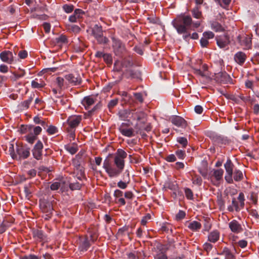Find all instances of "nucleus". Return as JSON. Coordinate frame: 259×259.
I'll return each mask as SVG.
<instances>
[{
    "mask_svg": "<svg viewBox=\"0 0 259 259\" xmlns=\"http://www.w3.org/2000/svg\"><path fill=\"white\" fill-rule=\"evenodd\" d=\"M32 124H28V125H21L20 128V132L21 134H27L28 131L27 130L30 129L31 127Z\"/></svg>",
    "mask_w": 259,
    "mask_h": 259,
    "instance_id": "nucleus-51",
    "label": "nucleus"
},
{
    "mask_svg": "<svg viewBox=\"0 0 259 259\" xmlns=\"http://www.w3.org/2000/svg\"><path fill=\"white\" fill-rule=\"evenodd\" d=\"M82 120V116L79 115L70 116L63 123L64 128L76 129Z\"/></svg>",
    "mask_w": 259,
    "mask_h": 259,
    "instance_id": "nucleus-8",
    "label": "nucleus"
},
{
    "mask_svg": "<svg viewBox=\"0 0 259 259\" xmlns=\"http://www.w3.org/2000/svg\"><path fill=\"white\" fill-rule=\"evenodd\" d=\"M127 154L122 149H118L113 155L109 154L104 160L103 167L110 178L118 177L123 171L124 165V159Z\"/></svg>",
    "mask_w": 259,
    "mask_h": 259,
    "instance_id": "nucleus-1",
    "label": "nucleus"
},
{
    "mask_svg": "<svg viewBox=\"0 0 259 259\" xmlns=\"http://www.w3.org/2000/svg\"><path fill=\"white\" fill-rule=\"evenodd\" d=\"M118 102V100L117 99H114L110 100L108 104V108L110 112H112V109L116 106Z\"/></svg>",
    "mask_w": 259,
    "mask_h": 259,
    "instance_id": "nucleus-42",
    "label": "nucleus"
},
{
    "mask_svg": "<svg viewBox=\"0 0 259 259\" xmlns=\"http://www.w3.org/2000/svg\"><path fill=\"white\" fill-rule=\"evenodd\" d=\"M35 95L32 94L27 100L21 102L18 105V108L21 110H25L29 108L30 104L32 102Z\"/></svg>",
    "mask_w": 259,
    "mask_h": 259,
    "instance_id": "nucleus-24",
    "label": "nucleus"
},
{
    "mask_svg": "<svg viewBox=\"0 0 259 259\" xmlns=\"http://www.w3.org/2000/svg\"><path fill=\"white\" fill-rule=\"evenodd\" d=\"M112 49L114 54L118 57H121L126 52L124 44L119 38L112 37Z\"/></svg>",
    "mask_w": 259,
    "mask_h": 259,
    "instance_id": "nucleus-7",
    "label": "nucleus"
},
{
    "mask_svg": "<svg viewBox=\"0 0 259 259\" xmlns=\"http://www.w3.org/2000/svg\"><path fill=\"white\" fill-rule=\"evenodd\" d=\"M211 29L216 32H222L224 30L222 25L217 21H212L210 23Z\"/></svg>",
    "mask_w": 259,
    "mask_h": 259,
    "instance_id": "nucleus-33",
    "label": "nucleus"
},
{
    "mask_svg": "<svg viewBox=\"0 0 259 259\" xmlns=\"http://www.w3.org/2000/svg\"><path fill=\"white\" fill-rule=\"evenodd\" d=\"M224 174V170L222 168L214 169L212 176L214 177L215 179L219 181L222 179Z\"/></svg>",
    "mask_w": 259,
    "mask_h": 259,
    "instance_id": "nucleus-36",
    "label": "nucleus"
},
{
    "mask_svg": "<svg viewBox=\"0 0 259 259\" xmlns=\"http://www.w3.org/2000/svg\"><path fill=\"white\" fill-rule=\"evenodd\" d=\"M216 79L218 81L223 83H230L232 78L226 72H220L217 74Z\"/></svg>",
    "mask_w": 259,
    "mask_h": 259,
    "instance_id": "nucleus-19",
    "label": "nucleus"
},
{
    "mask_svg": "<svg viewBox=\"0 0 259 259\" xmlns=\"http://www.w3.org/2000/svg\"><path fill=\"white\" fill-rule=\"evenodd\" d=\"M238 40L244 49L248 50L251 48V38L248 35L244 34L242 35H239L237 37Z\"/></svg>",
    "mask_w": 259,
    "mask_h": 259,
    "instance_id": "nucleus-13",
    "label": "nucleus"
},
{
    "mask_svg": "<svg viewBox=\"0 0 259 259\" xmlns=\"http://www.w3.org/2000/svg\"><path fill=\"white\" fill-rule=\"evenodd\" d=\"M188 228L192 231H198L201 228V224L197 221H194L189 224Z\"/></svg>",
    "mask_w": 259,
    "mask_h": 259,
    "instance_id": "nucleus-30",
    "label": "nucleus"
},
{
    "mask_svg": "<svg viewBox=\"0 0 259 259\" xmlns=\"http://www.w3.org/2000/svg\"><path fill=\"white\" fill-rule=\"evenodd\" d=\"M65 149L72 155L74 154L78 151L77 146L66 145L65 146Z\"/></svg>",
    "mask_w": 259,
    "mask_h": 259,
    "instance_id": "nucleus-40",
    "label": "nucleus"
},
{
    "mask_svg": "<svg viewBox=\"0 0 259 259\" xmlns=\"http://www.w3.org/2000/svg\"><path fill=\"white\" fill-rule=\"evenodd\" d=\"M39 207L42 212L45 213L43 216L46 220L51 218L53 213V208L52 203L45 199H41L39 200Z\"/></svg>",
    "mask_w": 259,
    "mask_h": 259,
    "instance_id": "nucleus-6",
    "label": "nucleus"
},
{
    "mask_svg": "<svg viewBox=\"0 0 259 259\" xmlns=\"http://www.w3.org/2000/svg\"><path fill=\"white\" fill-rule=\"evenodd\" d=\"M61 184L59 183V182H53L50 186V189L51 190L55 191L58 190L60 187Z\"/></svg>",
    "mask_w": 259,
    "mask_h": 259,
    "instance_id": "nucleus-61",
    "label": "nucleus"
},
{
    "mask_svg": "<svg viewBox=\"0 0 259 259\" xmlns=\"http://www.w3.org/2000/svg\"><path fill=\"white\" fill-rule=\"evenodd\" d=\"M43 148V144L40 140H38L33 146L32 149V153L33 157L36 160L41 159Z\"/></svg>",
    "mask_w": 259,
    "mask_h": 259,
    "instance_id": "nucleus-11",
    "label": "nucleus"
},
{
    "mask_svg": "<svg viewBox=\"0 0 259 259\" xmlns=\"http://www.w3.org/2000/svg\"><path fill=\"white\" fill-rule=\"evenodd\" d=\"M65 78L74 85L80 84L82 81L80 75L77 72L67 74Z\"/></svg>",
    "mask_w": 259,
    "mask_h": 259,
    "instance_id": "nucleus-12",
    "label": "nucleus"
},
{
    "mask_svg": "<svg viewBox=\"0 0 259 259\" xmlns=\"http://www.w3.org/2000/svg\"><path fill=\"white\" fill-rule=\"evenodd\" d=\"M69 29L72 32L75 33H78L80 30V27L76 25H70L69 27Z\"/></svg>",
    "mask_w": 259,
    "mask_h": 259,
    "instance_id": "nucleus-60",
    "label": "nucleus"
},
{
    "mask_svg": "<svg viewBox=\"0 0 259 259\" xmlns=\"http://www.w3.org/2000/svg\"><path fill=\"white\" fill-rule=\"evenodd\" d=\"M234 165L230 159H228L226 162L224 164V167L226 170V174L225 176V179L228 184L233 183V172Z\"/></svg>",
    "mask_w": 259,
    "mask_h": 259,
    "instance_id": "nucleus-9",
    "label": "nucleus"
},
{
    "mask_svg": "<svg viewBox=\"0 0 259 259\" xmlns=\"http://www.w3.org/2000/svg\"><path fill=\"white\" fill-rule=\"evenodd\" d=\"M56 42L58 44H65L67 43L68 39L66 35L61 34L59 37L56 38Z\"/></svg>",
    "mask_w": 259,
    "mask_h": 259,
    "instance_id": "nucleus-44",
    "label": "nucleus"
},
{
    "mask_svg": "<svg viewBox=\"0 0 259 259\" xmlns=\"http://www.w3.org/2000/svg\"><path fill=\"white\" fill-rule=\"evenodd\" d=\"M21 259H40V257H39L34 254H29L28 255L22 256Z\"/></svg>",
    "mask_w": 259,
    "mask_h": 259,
    "instance_id": "nucleus-64",
    "label": "nucleus"
},
{
    "mask_svg": "<svg viewBox=\"0 0 259 259\" xmlns=\"http://www.w3.org/2000/svg\"><path fill=\"white\" fill-rule=\"evenodd\" d=\"M104 61L107 63L109 64H111L112 63V57L111 54L105 53L103 57Z\"/></svg>",
    "mask_w": 259,
    "mask_h": 259,
    "instance_id": "nucleus-52",
    "label": "nucleus"
},
{
    "mask_svg": "<svg viewBox=\"0 0 259 259\" xmlns=\"http://www.w3.org/2000/svg\"><path fill=\"white\" fill-rule=\"evenodd\" d=\"M14 58L13 53L10 51H4L0 53V58L2 61L8 64L12 63Z\"/></svg>",
    "mask_w": 259,
    "mask_h": 259,
    "instance_id": "nucleus-17",
    "label": "nucleus"
},
{
    "mask_svg": "<svg viewBox=\"0 0 259 259\" xmlns=\"http://www.w3.org/2000/svg\"><path fill=\"white\" fill-rule=\"evenodd\" d=\"M171 23L178 33H184L191 29L192 19L190 15L181 14L177 16L172 20Z\"/></svg>",
    "mask_w": 259,
    "mask_h": 259,
    "instance_id": "nucleus-2",
    "label": "nucleus"
},
{
    "mask_svg": "<svg viewBox=\"0 0 259 259\" xmlns=\"http://www.w3.org/2000/svg\"><path fill=\"white\" fill-rule=\"evenodd\" d=\"M192 183L194 185L201 186L202 183L201 178L197 175H195L192 179Z\"/></svg>",
    "mask_w": 259,
    "mask_h": 259,
    "instance_id": "nucleus-46",
    "label": "nucleus"
},
{
    "mask_svg": "<svg viewBox=\"0 0 259 259\" xmlns=\"http://www.w3.org/2000/svg\"><path fill=\"white\" fill-rule=\"evenodd\" d=\"M221 254L225 255L226 259H236L235 256L227 247L223 248Z\"/></svg>",
    "mask_w": 259,
    "mask_h": 259,
    "instance_id": "nucleus-34",
    "label": "nucleus"
},
{
    "mask_svg": "<svg viewBox=\"0 0 259 259\" xmlns=\"http://www.w3.org/2000/svg\"><path fill=\"white\" fill-rule=\"evenodd\" d=\"M179 34H183V38L186 41H189L191 39V33L189 32V30H186V32L184 33H178Z\"/></svg>",
    "mask_w": 259,
    "mask_h": 259,
    "instance_id": "nucleus-55",
    "label": "nucleus"
},
{
    "mask_svg": "<svg viewBox=\"0 0 259 259\" xmlns=\"http://www.w3.org/2000/svg\"><path fill=\"white\" fill-rule=\"evenodd\" d=\"M184 192L185 196L188 200H193L194 199L193 193L190 188H185Z\"/></svg>",
    "mask_w": 259,
    "mask_h": 259,
    "instance_id": "nucleus-41",
    "label": "nucleus"
},
{
    "mask_svg": "<svg viewBox=\"0 0 259 259\" xmlns=\"http://www.w3.org/2000/svg\"><path fill=\"white\" fill-rule=\"evenodd\" d=\"M98 236L95 233H91L90 236L87 235L79 237L78 239V249L80 252H85L97 240Z\"/></svg>",
    "mask_w": 259,
    "mask_h": 259,
    "instance_id": "nucleus-3",
    "label": "nucleus"
},
{
    "mask_svg": "<svg viewBox=\"0 0 259 259\" xmlns=\"http://www.w3.org/2000/svg\"><path fill=\"white\" fill-rule=\"evenodd\" d=\"M229 227L231 231L236 234L241 233L243 231L241 225L235 220L229 223Z\"/></svg>",
    "mask_w": 259,
    "mask_h": 259,
    "instance_id": "nucleus-21",
    "label": "nucleus"
},
{
    "mask_svg": "<svg viewBox=\"0 0 259 259\" xmlns=\"http://www.w3.org/2000/svg\"><path fill=\"white\" fill-rule=\"evenodd\" d=\"M25 71L23 69L20 70L19 73H16V72H13L12 73V75L10 76L11 79L13 81H15L17 79H18L19 78H21L24 76L25 75Z\"/></svg>",
    "mask_w": 259,
    "mask_h": 259,
    "instance_id": "nucleus-37",
    "label": "nucleus"
},
{
    "mask_svg": "<svg viewBox=\"0 0 259 259\" xmlns=\"http://www.w3.org/2000/svg\"><path fill=\"white\" fill-rule=\"evenodd\" d=\"M120 133L124 136L127 137H132L135 135L134 130L132 127L128 129H121L119 131Z\"/></svg>",
    "mask_w": 259,
    "mask_h": 259,
    "instance_id": "nucleus-32",
    "label": "nucleus"
},
{
    "mask_svg": "<svg viewBox=\"0 0 259 259\" xmlns=\"http://www.w3.org/2000/svg\"><path fill=\"white\" fill-rule=\"evenodd\" d=\"M233 179L236 182L241 181L243 179V172L239 169H235L233 172Z\"/></svg>",
    "mask_w": 259,
    "mask_h": 259,
    "instance_id": "nucleus-31",
    "label": "nucleus"
},
{
    "mask_svg": "<svg viewBox=\"0 0 259 259\" xmlns=\"http://www.w3.org/2000/svg\"><path fill=\"white\" fill-rule=\"evenodd\" d=\"M28 133L25 136L24 139L29 144H33L37 139V136L42 131V128L39 126L31 125L30 129L27 130Z\"/></svg>",
    "mask_w": 259,
    "mask_h": 259,
    "instance_id": "nucleus-4",
    "label": "nucleus"
},
{
    "mask_svg": "<svg viewBox=\"0 0 259 259\" xmlns=\"http://www.w3.org/2000/svg\"><path fill=\"white\" fill-rule=\"evenodd\" d=\"M80 157V155L79 153H78L76 155L75 158L73 159L72 160V165L74 167V170L77 171V175L82 176L84 175V168L81 165L80 162L78 159H77V158Z\"/></svg>",
    "mask_w": 259,
    "mask_h": 259,
    "instance_id": "nucleus-14",
    "label": "nucleus"
},
{
    "mask_svg": "<svg viewBox=\"0 0 259 259\" xmlns=\"http://www.w3.org/2000/svg\"><path fill=\"white\" fill-rule=\"evenodd\" d=\"M186 217V212L182 210H180L175 216V220L177 221H181Z\"/></svg>",
    "mask_w": 259,
    "mask_h": 259,
    "instance_id": "nucleus-45",
    "label": "nucleus"
},
{
    "mask_svg": "<svg viewBox=\"0 0 259 259\" xmlns=\"http://www.w3.org/2000/svg\"><path fill=\"white\" fill-rule=\"evenodd\" d=\"M14 222L13 218L11 217L5 218L0 224V234L4 233Z\"/></svg>",
    "mask_w": 259,
    "mask_h": 259,
    "instance_id": "nucleus-18",
    "label": "nucleus"
},
{
    "mask_svg": "<svg viewBox=\"0 0 259 259\" xmlns=\"http://www.w3.org/2000/svg\"><path fill=\"white\" fill-rule=\"evenodd\" d=\"M231 3V0H220L219 4L224 9H227Z\"/></svg>",
    "mask_w": 259,
    "mask_h": 259,
    "instance_id": "nucleus-56",
    "label": "nucleus"
},
{
    "mask_svg": "<svg viewBox=\"0 0 259 259\" xmlns=\"http://www.w3.org/2000/svg\"><path fill=\"white\" fill-rule=\"evenodd\" d=\"M65 129L68 133L70 138H72V139L74 140L75 137V130L69 128H65Z\"/></svg>",
    "mask_w": 259,
    "mask_h": 259,
    "instance_id": "nucleus-58",
    "label": "nucleus"
},
{
    "mask_svg": "<svg viewBox=\"0 0 259 259\" xmlns=\"http://www.w3.org/2000/svg\"><path fill=\"white\" fill-rule=\"evenodd\" d=\"M45 86V83L42 81H40V82L37 81V79H35L31 81V87L34 89H41Z\"/></svg>",
    "mask_w": 259,
    "mask_h": 259,
    "instance_id": "nucleus-39",
    "label": "nucleus"
},
{
    "mask_svg": "<svg viewBox=\"0 0 259 259\" xmlns=\"http://www.w3.org/2000/svg\"><path fill=\"white\" fill-rule=\"evenodd\" d=\"M92 35L96 38L98 42L100 44H107L108 41V38L103 36V31L102 27L101 25L95 24L91 28Z\"/></svg>",
    "mask_w": 259,
    "mask_h": 259,
    "instance_id": "nucleus-5",
    "label": "nucleus"
},
{
    "mask_svg": "<svg viewBox=\"0 0 259 259\" xmlns=\"http://www.w3.org/2000/svg\"><path fill=\"white\" fill-rule=\"evenodd\" d=\"M229 42V38L226 36H223L217 38V43L221 48H225Z\"/></svg>",
    "mask_w": 259,
    "mask_h": 259,
    "instance_id": "nucleus-27",
    "label": "nucleus"
},
{
    "mask_svg": "<svg viewBox=\"0 0 259 259\" xmlns=\"http://www.w3.org/2000/svg\"><path fill=\"white\" fill-rule=\"evenodd\" d=\"M247 59L246 55L245 53L239 51L237 52L234 56L235 61L239 65H243Z\"/></svg>",
    "mask_w": 259,
    "mask_h": 259,
    "instance_id": "nucleus-23",
    "label": "nucleus"
},
{
    "mask_svg": "<svg viewBox=\"0 0 259 259\" xmlns=\"http://www.w3.org/2000/svg\"><path fill=\"white\" fill-rule=\"evenodd\" d=\"M131 124L132 123L129 120H127L126 122H122L119 126L118 130L119 131H121V130L123 128L128 129L131 127L130 126Z\"/></svg>",
    "mask_w": 259,
    "mask_h": 259,
    "instance_id": "nucleus-54",
    "label": "nucleus"
},
{
    "mask_svg": "<svg viewBox=\"0 0 259 259\" xmlns=\"http://www.w3.org/2000/svg\"><path fill=\"white\" fill-rule=\"evenodd\" d=\"M95 102V99L92 96H89L83 98L81 101L82 105L84 107L86 110L90 108V106L93 105Z\"/></svg>",
    "mask_w": 259,
    "mask_h": 259,
    "instance_id": "nucleus-25",
    "label": "nucleus"
},
{
    "mask_svg": "<svg viewBox=\"0 0 259 259\" xmlns=\"http://www.w3.org/2000/svg\"><path fill=\"white\" fill-rule=\"evenodd\" d=\"M9 152L13 159H17V155L15 152L14 146L12 144H10Z\"/></svg>",
    "mask_w": 259,
    "mask_h": 259,
    "instance_id": "nucleus-49",
    "label": "nucleus"
},
{
    "mask_svg": "<svg viewBox=\"0 0 259 259\" xmlns=\"http://www.w3.org/2000/svg\"><path fill=\"white\" fill-rule=\"evenodd\" d=\"M171 122L178 127L185 128L187 126L186 121L179 116H174L171 118Z\"/></svg>",
    "mask_w": 259,
    "mask_h": 259,
    "instance_id": "nucleus-22",
    "label": "nucleus"
},
{
    "mask_svg": "<svg viewBox=\"0 0 259 259\" xmlns=\"http://www.w3.org/2000/svg\"><path fill=\"white\" fill-rule=\"evenodd\" d=\"M220 232L215 230L209 233L208 235V241L211 243H215L220 239Z\"/></svg>",
    "mask_w": 259,
    "mask_h": 259,
    "instance_id": "nucleus-26",
    "label": "nucleus"
},
{
    "mask_svg": "<svg viewBox=\"0 0 259 259\" xmlns=\"http://www.w3.org/2000/svg\"><path fill=\"white\" fill-rule=\"evenodd\" d=\"M192 16L196 19H200L202 17V12L200 11V7L197 6L191 10Z\"/></svg>",
    "mask_w": 259,
    "mask_h": 259,
    "instance_id": "nucleus-35",
    "label": "nucleus"
},
{
    "mask_svg": "<svg viewBox=\"0 0 259 259\" xmlns=\"http://www.w3.org/2000/svg\"><path fill=\"white\" fill-rule=\"evenodd\" d=\"M32 233L33 238L36 241L41 242L46 239V235L42 230L37 229H33Z\"/></svg>",
    "mask_w": 259,
    "mask_h": 259,
    "instance_id": "nucleus-20",
    "label": "nucleus"
},
{
    "mask_svg": "<svg viewBox=\"0 0 259 259\" xmlns=\"http://www.w3.org/2000/svg\"><path fill=\"white\" fill-rule=\"evenodd\" d=\"M213 140L214 142L220 145H227L229 143V140L227 137L222 136L216 135L213 137Z\"/></svg>",
    "mask_w": 259,
    "mask_h": 259,
    "instance_id": "nucleus-29",
    "label": "nucleus"
},
{
    "mask_svg": "<svg viewBox=\"0 0 259 259\" xmlns=\"http://www.w3.org/2000/svg\"><path fill=\"white\" fill-rule=\"evenodd\" d=\"M16 152L20 159H25L30 156V148L27 145L17 146Z\"/></svg>",
    "mask_w": 259,
    "mask_h": 259,
    "instance_id": "nucleus-10",
    "label": "nucleus"
},
{
    "mask_svg": "<svg viewBox=\"0 0 259 259\" xmlns=\"http://www.w3.org/2000/svg\"><path fill=\"white\" fill-rule=\"evenodd\" d=\"M131 181L130 174L128 170H126L123 175L122 180L119 181L117 184V187L121 189H125Z\"/></svg>",
    "mask_w": 259,
    "mask_h": 259,
    "instance_id": "nucleus-16",
    "label": "nucleus"
},
{
    "mask_svg": "<svg viewBox=\"0 0 259 259\" xmlns=\"http://www.w3.org/2000/svg\"><path fill=\"white\" fill-rule=\"evenodd\" d=\"M62 8L66 13H70L73 11L74 6L71 4H65Z\"/></svg>",
    "mask_w": 259,
    "mask_h": 259,
    "instance_id": "nucleus-48",
    "label": "nucleus"
},
{
    "mask_svg": "<svg viewBox=\"0 0 259 259\" xmlns=\"http://www.w3.org/2000/svg\"><path fill=\"white\" fill-rule=\"evenodd\" d=\"M69 187L71 190H80L81 184L78 182L72 183L69 184Z\"/></svg>",
    "mask_w": 259,
    "mask_h": 259,
    "instance_id": "nucleus-47",
    "label": "nucleus"
},
{
    "mask_svg": "<svg viewBox=\"0 0 259 259\" xmlns=\"http://www.w3.org/2000/svg\"><path fill=\"white\" fill-rule=\"evenodd\" d=\"M203 36L204 38L208 39L213 38L214 35L212 32L208 31L203 32Z\"/></svg>",
    "mask_w": 259,
    "mask_h": 259,
    "instance_id": "nucleus-62",
    "label": "nucleus"
},
{
    "mask_svg": "<svg viewBox=\"0 0 259 259\" xmlns=\"http://www.w3.org/2000/svg\"><path fill=\"white\" fill-rule=\"evenodd\" d=\"M176 156L180 159H184L185 157V151L182 150H178L176 151Z\"/></svg>",
    "mask_w": 259,
    "mask_h": 259,
    "instance_id": "nucleus-63",
    "label": "nucleus"
},
{
    "mask_svg": "<svg viewBox=\"0 0 259 259\" xmlns=\"http://www.w3.org/2000/svg\"><path fill=\"white\" fill-rule=\"evenodd\" d=\"M137 259H144L145 257V254L144 251H135Z\"/></svg>",
    "mask_w": 259,
    "mask_h": 259,
    "instance_id": "nucleus-59",
    "label": "nucleus"
},
{
    "mask_svg": "<svg viewBox=\"0 0 259 259\" xmlns=\"http://www.w3.org/2000/svg\"><path fill=\"white\" fill-rule=\"evenodd\" d=\"M58 132V128L54 125H50L47 130V132L49 135H53L57 133Z\"/></svg>",
    "mask_w": 259,
    "mask_h": 259,
    "instance_id": "nucleus-50",
    "label": "nucleus"
},
{
    "mask_svg": "<svg viewBox=\"0 0 259 259\" xmlns=\"http://www.w3.org/2000/svg\"><path fill=\"white\" fill-rule=\"evenodd\" d=\"M198 171L204 178H206L207 176V168L206 167H199Z\"/></svg>",
    "mask_w": 259,
    "mask_h": 259,
    "instance_id": "nucleus-57",
    "label": "nucleus"
},
{
    "mask_svg": "<svg viewBox=\"0 0 259 259\" xmlns=\"http://www.w3.org/2000/svg\"><path fill=\"white\" fill-rule=\"evenodd\" d=\"M33 120L35 124H40L44 128L48 126L47 123L45 120H42L40 117L36 116L33 117Z\"/></svg>",
    "mask_w": 259,
    "mask_h": 259,
    "instance_id": "nucleus-38",
    "label": "nucleus"
},
{
    "mask_svg": "<svg viewBox=\"0 0 259 259\" xmlns=\"http://www.w3.org/2000/svg\"><path fill=\"white\" fill-rule=\"evenodd\" d=\"M177 141L182 145L183 148H186L188 145V141L187 139L185 137H178L177 139Z\"/></svg>",
    "mask_w": 259,
    "mask_h": 259,
    "instance_id": "nucleus-43",
    "label": "nucleus"
},
{
    "mask_svg": "<svg viewBox=\"0 0 259 259\" xmlns=\"http://www.w3.org/2000/svg\"><path fill=\"white\" fill-rule=\"evenodd\" d=\"M154 259H167V256L165 252L160 251L154 255Z\"/></svg>",
    "mask_w": 259,
    "mask_h": 259,
    "instance_id": "nucleus-53",
    "label": "nucleus"
},
{
    "mask_svg": "<svg viewBox=\"0 0 259 259\" xmlns=\"http://www.w3.org/2000/svg\"><path fill=\"white\" fill-rule=\"evenodd\" d=\"M123 75L128 79H139L141 74L138 70L130 68L126 69L124 71Z\"/></svg>",
    "mask_w": 259,
    "mask_h": 259,
    "instance_id": "nucleus-15",
    "label": "nucleus"
},
{
    "mask_svg": "<svg viewBox=\"0 0 259 259\" xmlns=\"http://www.w3.org/2000/svg\"><path fill=\"white\" fill-rule=\"evenodd\" d=\"M130 114H131V117L134 120H141L145 117V113L142 111H136L135 110H132Z\"/></svg>",
    "mask_w": 259,
    "mask_h": 259,
    "instance_id": "nucleus-28",
    "label": "nucleus"
}]
</instances>
